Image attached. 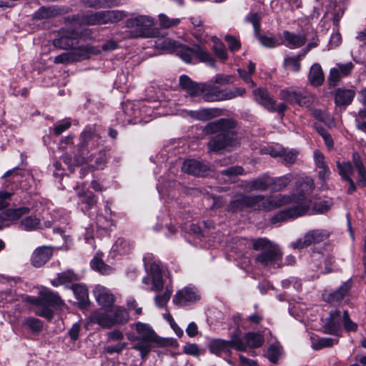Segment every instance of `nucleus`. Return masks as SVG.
Masks as SVG:
<instances>
[{"label": "nucleus", "instance_id": "5", "mask_svg": "<svg viewBox=\"0 0 366 366\" xmlns=\"http://www.w3.org/2000/svg\"><path fill=\"white\" fill-rule=\"evenodd\" d=\"M36 305L34 312L36 315L50 320L54 316V312L50 307L59 308L64 305V302L56 292L45 290L39 293V297L32 302Z\"/></svg>", "mask_w": 366, "mask_h": 366}, {"label": "nucleus", "instance_id": "54", "mask_svg": "<svg viewBox=\"0 0 366 366\" xmlns=\"http://www.w3.org/2000/svg\"><path fill=\"white\" fill-rule=\"evenodd\" d=\"M281 355V348L275 345H270L267 349V357L270 362L277 363Z\"/></svg>", "mask_w": 366, "mask_h": 366}, {"label": "nucleus", "instance_id": "18", "mask_svg": "<svg viewBox=\"0 0 366 366\" xmlns=\"http://www.w3.org/2000/svg\"><path fill=\"white\" fill-rule=\"evenodd\" d=\"M89 51L88 48L80 46L70 52L63 53L54 58L55 64H69L89 58Z\"/></svg>", "mask_w": 366, "mask_h": 366}, {"label": "nucleus", "instance_id": "24", "mask_svg": "<svg viewBox=\"0 0 366 366\" xmlns=\"http://www.w3.org/2000/svg\"><path fill=\"white\" fill-rule=\"evenodd\" d=\"M208 348L212 354L217 356H221L224 353H230L231 349L234 348L233 336L229 341L222 339H213L209 342Z\"/></svg>", "mask_w": 366, "mask_h": 366}, {"label": "nucleus", "instance_id": "14", "mask_svg": "<svg viewBox=\"0 0 366 366\" xmlns=\"http://www.w3.org/2000/svg\"><path fill=\"white\" fill-rule=\"evenodd\" d=\"M315 188L314 181L309 177H302L296 182V193L291 196V202H305Z\"/></svg>", "mask_w": 366, "mask_h": 366}, {"label": "nucleus", "instance_id": "46", "mask_svg": "<svg viewBox=\"0 0 366 366\" xmlns=\"http://www.w3.org/2000/svg\"><path fill=\"white\" fill-rule=\"evenodd\" d=\"M40 224V220L36 217L29 216L23 219L21 222V227L24 230L30 231L36 229Z\"/></svg>", "mask_w": 366, "mask_h": 366}, {"label": "nucleus", "instance_id": "7", "mask_svg": "<svg viewBox=\"0 0 366 366\" xmlns=\"http://www.w3.org/2000/svg\"><path fill=\"white\" fill-rule=\"evenodd\" d=\"M252 248L260 251L255 260L263 266L274 264L282 258V252L278 247L266 238H258L253 240Z\"/></svg>", "mask_w": 366, "mask_h": 366}, {"label": "nucleus", "instance_id": "36", "mask_svg": "<svg viewBox=\"0 0 366 366\" xmlns=\"http://www.w3.org/2000/svg\"><path fill=\"white\" fill-rule=\"evenodd\" d=\"M283 36L287 42V45L293 48H299L306 42V37L304 34H296L288 31L283 32Z\"/></svg>", "mask_w": 366, "mask_h": 366}, {"label": "nucleus", "instance_id": "37", "mask_svg": "<svg viewBox=\"0 0 366 366\" xmlns=\"http://www.w3.org/2000/svg\"><path fill=\"white\" fill-rule=\"evenodd\" d=\"M79 202L84 204L82 209L87 212L93 208L97 204L95 195L91 192H84L79 193Z\"/></svg>", "mask_w": 366, "mask_h": 366}, {"label": "nucleus", "instance_id": "59", "mask_svg": "<svg viewBox=\"0 0 366 366\" xmlns=\"http://www.w3.org/2000/svg\"><path fill=\"white\" fill-rule=\"evenodd\" d=\"M213 50L215 54L222 60H226L227 59V54L223 44L219 42L214 45Z\"/></svg>", "mask_w": 366, "mask_h": 366}, {"label": "nucleus", "instance_id": "41", "mask_svg": "<svg viewBox=\"0 0 366 366\" xmlns=\"http://www.w3.org/2000/svg\"><path fill=\"white\" fill-rule=\"evenodd\" d=\"M91 267L103 274H109L113 272V268L105 264L104 261L97 257H95L91 261Z\"/></svg>", "mask_w": 366, "mask_h": 366}, {"label": "nucleus", "instance_id": "47", "mask_svg": "<svg viewBox=\"0 0 366 366\" xmlns=\"http://www.w3.org/2000/svg\"><path fill=\"white\" fill-rule=\"evenodd\" d=\"M130 249L129 242L123 238H119L113 246V250L121 255L129 253Z\"/></svg>", "mask_w": 366, "mask_h": 366}, {"label": "nucleus", "instance_id": "57", "mask_svg": "<svg viewBox=\"0 0 366 366\" xmlns=\"http://www.w3.org/2000/svg\"><path fill=\"white\" fill-rule=\"evenodd\" d=\"M214 83L222 85L230 84L234 82V76L218 74L214 76Z\"/></svg>", "mask_w": 366, "mask_h": 366}, {"label": "nucleus", "instance_id": "35", "mask_svg": "<svg viewBox=\"0 0 366 366\" xmlns=\"http://www.w3.org/2000/svg\"><path fill=\"white\" fill-rule=\"evenodd\" d=\"M77 280V275L72 270L69 269L59 273L57 277L51 280V284L54 287H58L59 285L69 284Z\"/></svg>", "mask_w": 366, "mask_h": 366}, {"label": "nucleus", "instance_id": "32", "mask_svg": "<svg viewBox=\"0 0 366 366\" xmlns=\"http://www.w3.org/2000/svg\"><path fill=\"white\" fill-rule=\"evenodd\" d=\"M95 139L97 140L100 139V136L96 132L95 129L90 127H86L80 135L81 142L79 145L80 156L84 155V150L88 148L89 142Z\"/></svg>", "mask_w": 366, "mask_h": 366}, {"label": "nucleus", "instance_id": "1", "mask_svg": "<svg viewBox=\"0 0 366 366\" xmlns=\"http://www.w3.org/2000/svg\"><path fill=\"white\" fill-rule=\"evenodd\" d=\"M236 122L232 119L222 118L209 122L205 125L203 132L207 134H217L207 143L210 152H217L236 144L237 134L234 131Z\"/></svg>", "mask_w": 366, "mask_h": 366}, {"label": "nucleus", "instance_id": "9", "mask_svg": "<svg viewBox=\"0 0 366 366\" xmlns=\"http://www.w3.org/2000/svg\"><path fill=\"white\" fill-rule=\"evenodd\" d=\"M204 90L202 95L206 102L229 100L242 97L245 93V89L241 87H235L232 89H221L218 86H211L207 84H205Z\"/></svg>", "mask_w": 366, "mask_h": 366}, {"label": "nucleus", "instance_id": "6", "mask_svg": "<svg viewBox=\"0 0 366 366\" xmlns=\"http://www.w3.org/2000/svg\"><path fill=\"white\" fill-rule=\"evenodd\" d=\"M155 19L150 16L140 15L126 21V26L132 29L134 37L153 38L159 35V31L154 28Z\"/></svg>", "mask_w": 366, "mask_h": 366}, {"label": "nucleus", "instance_id": "3", "mask_svg": "<svg viewBox=\"0 0 366 366\" xmlns=\"http://www.w3.org/2000/svg\"><path fill=\"white\" fill-rule=\"evenodd\" d=\"M134 327L137 335H128V340L132 343V349L139 351L141 357L144 358L154 345L160 344V340L149 325L139 322Z\"/></svg>", "mask_w": 366, "mask_h": 366}, {"label": "nucleus", "instance_id": "42", "mask_svg": "<svg viewBox=\"0 0 366 366\" xmlns=\"http://www.w3.org/2000/svg\"><path fill=\"white\" fill-rule=\"evenodd\" d=\"M113 326L117 324H124L129 320V314L127 310L122 307H115L114 312H112Z\"/></svg>", "mask_w": 366, "mask_h": 366}, {"label": "nucleus", "instance_id": "12", "mask_svg": "<svg viewBox=\"0 0 366 366\" xmlns=\"http://www.w3.org/2000/svg\"><path fill=\"white\" fill-rule=\"evenodd\" d=\"M280 97L290 104H297L300 106L307 105L311 100V97L305 89L296 87L280 90Z\"/></svg>", "mask_w": 366, "mask_h": 366}, {"label": "nucleus", "instance_id": "60", "mask_svg": "<svg viewBox=\"0 0 366 366\" xmlns=\"http://www.w3.org/2000/svg\"><path fill=\"white\" fill-rule=\"evenodd\" d=\"M322 139L324 140L328 151L334 149V140L330 134L325 129L322 128Z\"/></svg>", "mask_w": 366, "mask_h": 366}, {"label": "nucleus", "instance_id": "27", "mask_svg": "<svg viewBox=\"0 0 366 366\" xmlns=\"http://www.w3.org/2000/svg\"><path fill=\"white\" fill-rule=\"evenodd\" d=\"M179 85L191 97H199L205 91V84L196 83L186 75L180 76Z\"/></svg>", "mask_w": 366, "mask_h": 366}, {"label": "nucleus", "instance_id": "39", "mask_svg": "<svg viewBox=\"0 0 366 366\" xmlns=\"http://www.w3.org/2000/svg\"><path fill=\"white\" fill-rule=\"evenodd\" d=\"M159 25L161 29H168L177 26L181 19L179 18H171L165 14H159L158 16Z\"/></svg>", "mask_w": 366, "mask_h": 366}, {"label": "nucleus", "instance_id": "30", "mask_svg": "<svg viewBox=\"0 0 366 366\" xmlns=\"http://www.w3.org/2000/svg\"><path fill=\"white\" fill-rule=\"evenodd\" d=\"M89 319L92 322L98 324L104 328H110L113 326L111 310L94 312L90 315Z\"/></svg>", "mask_w": 366, "mask_h": 366}, {"label": "nucleus", "instance_id": "4", "mask_svg": "<svg viewBox=\"0 0 366 366\" xmlns=\"http://www.w3.org/2000/svg\"><path fill=\"white\" fill-rule=\"evenodd\" d=\"M325 6L326 11L322 19L329 14L332 16L333 21V32L330 36L327 45V50L337 47L342 43V36L340 33V21L345 13L343 4L337 0H322V7Z\"/></svg>", "mask_w": 366, "mask_h": 366}, {"label": "nucleus", "instance_id": "62", "mask_svg": "<svg viewBox=\"0 0 366 366\" xmlns=\"http://www.w3.org/2000/svg\"><path fill=\"white\" fill-rule=\"evenodd\" d=\"M340 80V72L339 69L332 68L330 70L329 75L330 85L335 86L337 83Z\"/></svg>", "mask_w": 366, "mask_h": 366}, {"label": "nucleus", "instance_id": "38", "mask_svg": "<svg viewBox=\"0 0 366 366\" xmlns=\"http://www.w3.org/2000/svg\"><path fill=\"white\" fill-rule=\"evenodd\" d=\"M244 194H240L235 197L227 205V210L229 212H237L247 208V203Z\"/></svg>", "mask_w": 366, "mask_h": 366}, {"label": "nucleus", "instance_id": "10", "mask_svg": "<svg viewBox=\"0 0 366 366\" xmlns=\"http://www.w3.org/2000/svg\"><path fill=\"white\" fill-rule=\"evenodd\" d=\"M255 100L272 112H277L281 117L284 116L285 112L287 109V106L285 103H280L276 106L275 100L267 90L258 88L253 92Z\"/></svg>", "mask_w": 366, "mask_h": 366}, {"label": "nucleus", "instance_id": "8", "mask_svg": "<svg viewBox=\"0 0 366 366\" xmlns=\"http://www.w3.org/2000/svg\"><path fill=\"white\" fill-rule=\"evenodd\" d=\"M247 208L251 207L259 210H271L274 207L290 203L291 197L278 195L273 199H266L263 195H245Z\"/></svg>", "mask_w": 366, "mask_h": 366}, {"label": "nucleus", "instance_id": "15", "mask_svg": "<svg viewBox=\"0 0 366 366\" xmlns=\"http://www.w3.org/2000/svg\"><path fill=\"white\" fill-rule=\"evenodd\" d=\"M336 108L345 109L350 106L356 95L355 90L352 88L337 87L330 92Z\"/></svg>", "mask_w": 366, "mask_h": 366}, {"label": "nucleus", "instance_id": "56", "mask_svg": "<svg viewBox=\"0 0 366 366\" xmlns=\"http://www.w3.org/2000/svg\"><path fill=\"white\" fill-rule=\"evenodd\" d=\"M224 40L227 44L229 49L232 52L238 51L241 47L240 41L231 35H226Z\"/></svg>", "mask_w": 366, "mask_h": 366}, {"label": "nucleus", "instance_id": "48", "mask_svg": "<svg viewBox=\"0 0 366 366\" xmlns=\"http://www.w3.org/2000/svg\"><path fill=\"white\" fill-rule=\"evenodd\" d=\"M172 294V290L168 287H166L165 291L162 295H157L154 297V302L158 307H164L168 301L169 300Z\"/></svg>", "mask_w": 366, "mask_h": 366}, {"label": "nucleus", "instance_id": "17", "mask_svg": "<svg viewBox=\"0 0 366 366\" xmlns=\"http://www.w3.org/2000/svg\"><path fill=\"white\" fill-rule=\"evenodd\" d=\"M352 285V281L350 278L334 292L327 294L325 290L322 292V300L332 305L339 304L349 294Z\"/></svg>", "mask_w": 366, "mask_h": 366}, {"label": "nucleus", "instance_id": "49", "mask_svg": "<svg viewBox=\"0 0 366 366\" xmlns=\"http://www.w3.org/2000/svg\"><path fill=\"white\" fill-rule=\"evenodd\" d=\"M337 167L342 179L347 181V177H350V174L352 172V166L351 163L350 162H345L341 164L337 162Z\"/></svg>", "mask_w": 366, "mask_h": 366}, {"label": "nucleus", "instance_id": "31", "mask_svg": "<svg viewBox=\"0 0 366 366\" xmlns=\"http://www.w3.org/2000/svg\"><path fill=\"white\" fill-rule=\"evenodd\" d=\"M97 24H105L115 23L122 20L124 14L119 11H101L97 12Z\"/></svg>", "mask_w": 366, "mask_h": 366}, {"label": "nucleus", "instance_id": "40", "mask_svg": "<svg viewBox=\"0 0 366 366\" xmlns=\"http://www.w3.org/2000/svg\"><path fill=\"white\" fill-rule=\"evenodd\" d=\"M292 180L291 174H287L277 178H272L271 189L274 192L281 191L285 189Z\"/></svg>", "mask_w": 366, "mask_h": 366}, {"label": "nucleus", "instance_id": "33", "mask_svg": "<svg viewBox=\"0 0 366 366\" xmlns=\"http://www.w3.org/2000/svg\"><path fill=\"white\" fill-rule=\"evenodd\" d=\"M73 292L78 300V305L80 307H85L89 303L88 290L85 285L81 284H74L71 286Z\"/></svg>", "mask_w": 366, "mask_h": 366}, {"label": "nucleus", "instance_id": "21", "mask_svg": "<svg viewBox=\"0 0 366 366\" xmlns=\"http://www.w3.org/2000/svg\"><path fill=\"white\" fill-rule=\"evenodd\" d=\"M66 13H67V9L65 7H61L56 5L41 6L37 11H36L33 14L32 19H49Z\"/></svg>", "mask_w": 366, "mask_h": 366}, {"label": "nucleus", "instance_id": "29", "mask_svg": "<svg viewBox=\"0 0 366 366\" xmlns=\"http://www.w3.org/2000/svg\"><path fill=\"white\" fill-rule=\"evenodd\" d=\"M320 239V232L319 230H311L305 235L298 239L296 242L292 243V247L301 249L307 247L312 244L318 243Z\"/></svg>", "mask_w": 366, "mask_h": 366}, {"label": "nucleus", "instance_id": "20", "mask_svg": "<svg viewBox=\"0 0 366 366\" xmlns=\"http://www.w3.org/2000/svg\"><path fill=\"white\" fill-rule=\"evenodd\" d=\"M28 207H22L16 209H8L0 213V229L9 226L10 223L16 221L23 215L29 212Z\"/></svg>", "mask_w": 366, "mask_h": 366}, {"label": "nucleus", "instance_id": "63", "mask_svg": "<svg viewBox=\"0 0 366 366\" xmlns=\"http://www.w3.org/2000/svg\"><path fill=\"white\" fill-rule=\"evenodd\" d=\"M107 337L109 342H122V340L124 339V335L122 332L118 330H114L108 332Z\"/></svg>", "mask_w": 366, "mask_h": 366}, {"label": "nucleus", "instance_id": "19", "mask_svg": "<svg viewBox=\"0 0 366 366\" xmlns=\"http://www.w3.org/2000/svg\"><path fill=\"white\" fill-rule=\"evenodd\" d=\"M54 248L48 246L39 247L34 249L31 257V264L34 267H41L51 259Z\"/></svg>", "mask_w": 366, "mask_h": 366}, {"label": "nucleus", "instance_id": "34", "mask_svg": "<svg viewBox=\"0 0 366 366\" xmlns=\"http://www.w3.org/2000/svg\"><path fill=\"white\" fill-rule=\"evenodd\" d=\"M187 114L194 119L199 121H209L217 115V110L216 109H202L197 111H189Z\"/></svg>", "mask_w": 366, "mask_h": 366}, {"label": "nucleus", "instance_id": "2", "mask_svg": "<svg viewBox=\"0 0 366 366\" xmlns=\"http://www.w3.org/2000/svg\"><path fill=\"white\" fill-rule=\"evenodd\" d=\"M163 44V49L169 53L175 54L186 63H192V57L194 56L201 62L210 66L214 65V61L209 53L199 45L189 47L172 39L165 40Z\"/></svg>", "mask_w": 366, "mask_h": 366}, {"label": "nucleus", "instance_id": "50", "mask_svg": "<svg viewBox=\"0 0 366 366\" xmlns=\"http://www.w3.org/2000/svg\"><path fill=\"white\" fill-rule=\"evenodd\" d=\"M23 325L27 327L34 332H39L42 330L43 325L40 320L34 317H29L26 319Z\"/></svg>", "mask_w": 366, "mask_h": 366}, {"label": "nucleus", "instance_id": "58", "mask_svg": "<svg viewBox=\"0 0 366 366\" xmlns=\"http://www.w3.org/2000/svg\"><path fill=\"white\" fill-rule=\"evenodd\" d=\"M244 172V169L239 166H234L230 167L226 169H224L221 172L222 175H226L228 177H234L239 174H242Z\"/></svg>", "mask_w": 366, "mask_h": 366}, {"label": "nucleus", "instance_id": "45", "mask_svg": "<svg viewBox=\"0 0 366 366\" xmlns=\"http://www.w3.org/2000/svg\"><path fill=\"white\" fill-rule=\"evenodd\" d=\"M255 36L258 39L262 45L269 48H273L281 44L280 39H277L274 36H268L266 35H262L259 32L258 35H255Z\"/></svg>", "mask_w": 366, "mask_h": 366}, {"label": "nucleus", "instance_id": "28", "mask_svg": "<svg viewBox=\"0 0 366 366\" xmlns=\"http://www.w3.org/2000/svg\"><path fill=\"white\" fill-rule=\"evenodd\" d=\"M272 177L263 174L246 184L245 189L249 191H266L271 189Z\"/></svg>", "mask_w": 366, "mask_h": 366}, {"label": "nucleus", "instance_id": "26", "mask_svg": "<svg viewBox=\"0 0 366 366\" xmlns=\"http://www.w3.org/2000/svg\"><path fill=\"white\" fill-rule=\"evenodd\" d=\"M306 209L304 207L295 206L293 207L287 208L285 210L279 212L271 219L272 224L284 222L289 219L296 218L305 214Z\"/></svg>", "mask_w": 366, "mask_h": 366}, {"label": "nucleus", "instance_id": "52", "mask_svg": "<svg viewBox=\"0 0 366 366\" xmlns=\"http://www.w3.org/2000/svg\"><path fill=\"white\" fill-rule=\"evenodd\" d=\"M24 174L19 172L17 167L14 168L13 169L7 171L2 177V178L6 179V183L10 182H17L19 181V177H22Z\"/></svg>", "mask_w": 366, "mask_h": 366}, {"label": "nucleus", "instance_id": "16", "mask_svg": "<svg viewBox=\"0 0 366 366\" xmlns=\"http://www.w3.org/2000/svg\"><path fill=\"white\" fill-rule=\"evenodd\" d=\"M341 312L339 310H332L330 316L325 319V322L322 328V332L334 337L341 336Z\"/></svg>", "mask_w": 366, "mask_h": 366}, {"label": "nucleus", "instance_id": "61", "mask_svg": "<svg viewBox=\"0 0 366 366\" xmlns=\"http://www.w3.org/2000/svg\"><path fill=\"white\" fill-rule=\"evenodd\" d=\"M337 66L340 72L343 76L350 75L354 69V64L352 62H348L346 64H338Z\"/></svg>", "mask_w": 366, "mask_h": 366}, {"label": "nucleus", "instance_id": "23", "mask_svg": "<svg viewBox=\"0 0 366 366\" xmlns=\"http://www.w3.org/2000/svg\"><path fill=\"white\" fill-rule=\"evenodd\" d=\"M97 302L103 307H110L115 301V297L107 287L97 285L93 290Z\"/></svg>", "mask_w": 366, "mask_h": 366}, {"label": "nucleus", "instance_id": "13", "mask_svg": "<svg viewBox=\"0 0 366 366\" xmlns=\"http://www.w3.org/2000/svg\"><path fill=\"white\" fill-rule=\"evenodd\" d=\"M82 34L74 29H61L58 37L53 40V44L61 49H69L77 44Z\"/></svg>", "mask_w": 366, "mask_h": 366}, {"label": "nucleus", "instance_id": "11", "mask_svg": "<svg viewBox=\"0 0 366 366\" xmlns=\"http://www.w3.org/2000/svg\"><path fill=\"white\" fill-rule=\"evenodd\" d=\"M264 342L263 335L258 332H249L245 333L243 337L233 336L234 349L238 351H246L248 348L254 349L260 347Z\"/></svg>", "mask_w": 366, "mask_h": 366}, {"label": "nucleus", "instance_id": "44", "mask_svg": "<svg viewBox=\"0 0 366 366\" xmlns=\"http://www.w3.org/2000/svg\"><path fill=\"white\" fill-rule=\"evenodd\" d=\"M302 57L301 53L296 56H287L284 60V66L293 71H299L301 68L300 60Z\"/></svg>", "mask_w": 366, "mask_h": 366}, {"label": "nucleus", "instance_id": "25", "mask_svg": "<svg viewBox=\"0 0 366 366\" xmlns=\"http://www.w3.org/2000/svg\"><path fill=\"white\" fill-rule=\"evenodd\" d=\"M182 169L189 174L203 177L207 174L209 168L206 164L198 160L187 159L184 162Z\"/></svg>", "mask_w": 366, "mask_h": 366}, {"label": "nucleus", "instance_id": "51", "mask_svg": "<svg viewBox=\"0 0 366 366\" xmlns=\"http://www.w3.org/2000/svg\"><path fill=\"white\" fill-rule=\"evenodd\" d=\"M261 16L260 15L255 12V13H250L249 14L246 18L245 20L248 22H250L254 28V35H258V33L260 31V21H261Z\"/></svg>", "mask_w": 366, "mask_h": 366}, {"label": "nucleus", "instance_id": "43", "mask_svg": "<svg viewBox=\"0 0 366 366\" xmlns=\"http://www.w3.org/2000/svg\"><path fill=\"white\" fill-rule=\"evenodd\" d=\"M308 80L313 86H320V65L319 64L315 63L311 66L308 74Z\"/></svg>", "mask_w": 366, "mask_h": 366}, {"label": "nucleus", "instance_id": "53", "mask_svg": "<svg viewBox=\"0 0 366 366\" xmlns=\"http://www.w3.org/2000/svg\"><path fill=\"white\" fill-rule=\"evenodd\" d=\"M342 320L344 323V328L346 332H356L358 329V325L357 323L352 321L350 317L349 313L347 310L344 311Z\"/></svg>", "mask_w": 366, "mask_h": 366}, {"label": "nucleus", "instance_id": "64", "mask_svg": "<svg viewBox=\"0 0 366 366\" xmlns=\"http://www.w3.org/2000/svg\"><path fill=\"white\" fill-rule=\"evenodd\" d=\"M184 352L187 355L198 356L199 355V349L196 344H188L184 347Z\"/></svg>", "mask_w": 366, "mask_h": 366}, {"label": "nucleus", "instance_id": "22", "mask_svg": "<svg viewBox=\"0 0 366 366\" xmlns=\"http://www.w3.org/2000/svg\"><path fill=\"white\" fill-rule=\"evenodd\" d=\"M199 295L194 289L184 287L176 293L173 299V302L179 306H186L195 302L199 300Z\"/></svg>", "mask_w": 366, "mask_h": 366}, {"label": "nucleus", "instance_id": "55", "mask_svg": "<svg viewBox=\"0 0 366 366\" xmlns=\"http://www.w3.org/2000/svg\"><path fill=\"white\" fill-rule=\"evenodd\" d=\"M127 346V343L125 342H118L115 345H107L104 348V351L108 354L117 353L119 354L125 349Z\"/></svg>", "mask_w": 366, "mask_h": 366}]
</instances>
